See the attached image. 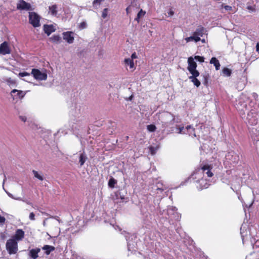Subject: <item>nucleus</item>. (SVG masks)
<instances>
[{
	"label": "nucleus",
	"mask_w": 259,
	"mask_h": 259,
	"mask_svg": "<svg viewBox=\"0 0 259 259\" xmlns=\"http://www.w3.org/2000/svg\"><path fill=\"white\" fill-rule=\"evenodd\" d=\"M244 95L240 96L235 105L237 110L244 121L250 125H256L259 123V113L254 109H250V105H247L248 101H244Z\"/></svg>",
	"instance_id": "nucleus-1"
},
{
	"label": "nucleus",
	"mask_w": 259,
	"mask_h": 259,
	"mask_svg": "<svg viewBox=\"0 0 259 259\" xmlns=\"http://www.w3.org/2000/svg\"><path fill=\"white\" fill-rule=\"evenodd\" d=\"M159 119L163 127H166L174 124L175 117L169 112H164L160 115Z\"/></svg>",
	"instance_id": "nucleus-2"
},
{
	"label": "nucleus",
	"mask_w": 259,
	"mask_h": 259,
	"mask_svg": "<svg viewBox=\"0 0 259 259\" xmlns=\"http://www.w3.org/2000/svg\"><path fill=\"white\" fill-rule=\"evenodd\" d=\"M31 74L35 79L38 80H46L48 77L46 69L40 70L38 69L33 68L31 70Z\"/></svg>",
	"instance_id": "nucleus-3"
},
{
	"label": "nucleus",
	"mask_w": 259,
	"mask_h": 259,
	"mask_svg": "<svg viewBox=\"0 0 259 259\" xmlns=\"http://www.w3.org/2000/svg\"><path fill=\"white\" fill-rule=\"evenodd\" d=\"M239 159V155L234 151H229L225 156V163L226 164H234L237 163Z\"/></svg>",
	"instance_id": "nucleus-4"
},
{
	"label": "nucleus",
	"mask_w": 259,
	"mask_h": 259,
	"mask_svg": "<svg viewBox=\"0 0 259 259\" xmlns=\"http://www.w3.org/2000/svg\"><path fill=\"white\" fill-rule=\"evenodd\" d=\"M6 248L10 254H15L18 250V245L14 239H9L6 243Z\"/></svg>",
	"instance_id": "nucleus-5"
},
{
	"label": "nucleus",
	"mask_w": 259,
	"mask_h": 259,
	"mask_svg": "<svg viewBox=\"0 0 259 259\" xmlns=\"http://www.w3.org/2000/svg\"><path fill=\"white\" fill-rule=\"evenodd\" d=\"M40 16L35 12L29 13V23L34 27H37L40 26Z\"/></svg>",
	"instance_id": "nucleus-6"
},
{
	"label": "nucleus",
	"mask_w": 259,
	"mask_h": 259,
	"mask_svg": "<svg viewBox=\"0 0 259 259\" xmlns=\"http://www.w3.org/2000/svg\"><path fill=\"white\" fill-rule=\"evenodd\" d=\"M188 66L187 69L191 74H198V70H196L197 64L192 57H189L188 59Z\"/></svg>",
	"instance_id": "nucleus-7"
},
{
	"label": "nucleus",
	"mask_w": 259,
	"mask_h": 259,
	"mask_svg": "<svg viewBox=\"0 0 259 259\" xmlns=\"http://www.w3.org/2000/svg\"><path fill=\"white\" fill-rule=\"evenodd\" d=\"M17 8L20 10L29 11L33 10L31 5L29 3L26 2L23 0H21L18 3L17 5Z\"/></svg>",
	"instance_id": "nucleus-8"
},
{
	"label": "nucleus",
	"mask_w": 259,
	"mask_h": 259,
	"mask_svg": "<svg viewBox=\"0 0 259 259\" xmlns=\"http://www.w3.org/2000/svg\"><path fill=\"white\" fill-rule=\"evenodd\" d=\"M63 37L68 44H72L74 40V33L72 31H67L63 33Z\"/></svg>",
	"instance_id": "nucleus-9"
},
{
	"label": "nucleus",
	"mask_w": 259,
	"mask_h": 259,
	"mask_svg": "<svg viewBox=\"0 0 259 259\" xmlns=\"http://www.w3.org/2000/svg\"><path fill=\"white\" fill-rule=\"evenodd\" d=\"M177 209L176 207L168 206L166 211L167 214L172 219H179V214L177 212Z\"/></svg>",
	"instance_id": "nucleus-10"
},
{
	"label": "nucleus",
	"mask_w": 259,
	"mask_h": 259,
	"mask_svg": "<svg viewBox=\"0 0 259 259\" xmlns=\"http://www.w3.org/2000/svg\"><path fill=\"white\" fill-rule=\"evenodd\" d=\"M0 53L3 55L9 54L11 53V50L7 42L4 41L1 44Z\"/></svg>",
	"instance_id": "nucleus-11"
},
{
	"label": "nucleus",
	"mask_w": 259,
	"mask_h": 259,
	"mask_svg": "<svg viewBox=\"0 0 259 259\" xmlns=\"http://www.w3.org/2000/svg\"><path fill=\"white\" fill-rule=\"evenodd\" d=\"M203 169L200 168L195 170V171L192 174L191 178L193 180H198L203 179L204 176L203 174Z\"/></svg>",
	"instance_id": "nucleus-12"
},
{
	"label": "nucleus",
	"mask_w": 259,
	"mask_h": 259,
	"mask_svg": "<svg viewBox=\"0 0 259 259\" xmlns=\"http://www.w3.org/2000/svg\"><path fill=\"white\" fill-rule=\"evenodd\" d=\"M195 182L199 185L197 186L199 190L207 188L209 185L206 179H204V178L201 180H196Z\"/></svg>",
	"instance_id": "nucleus-13"
},
{
	"label": "nucleus",
	"mask_w": 259,
	"mask_h": 259,
	"mask_svg": "<svg viewBox=\"0 0 259 259\" xmlns=\"http://www.w3.org/2000/svg\"><path fill=\"white\" fill-rule=\"evenodd\" d=\"M206 31L205 29L202 27L199 26L195 32H193V34L195 36H198L199 38L200 37H202L204 34H206Z\"/></svg>",
	"instance_id": "nucleus-14"
},
{
	"label": "nucleus",
	"mask_w": 259,
	"mask_h": 259,
	"mask_svg": "<svg viewBox=\"0 0 259 259\" xmlns=\"http://www.w3.org/2000/svg\"><path fill=\"white\" fill-rule=\"evenodd\" d=\"M201 169H203V174L204 176L205 174L209 178L213 176V173L211 171V167L208 165H204L200 168Z\"/></svg>",
	"instance_id": "nucleus-15"
},
{
	"label": "nucleus",
	"mask_w": 259,
	"mask_h": 259,
	"mask_svg": "<svg viewBox=\"0 0 259 259\" xmlns=\"http://www.w3.org/2000/svg\"><path fill=\"white\" fill-rule=\"evenodd\" d=\"M192 75L189 77V78L191 80V81L194 83V84L197 87H199L200 85V81L197 78L199 75V73L198 74H191Z\"/></svg>",
	"instance_id": "nucleus-16"
},
{
	"label": "nucleus",
	"mask_w": 259,
	"mask_h": 259,
	"mask_svg": "<svg viewBox=\"0 0 259 259\" xmlns=\"http://www.w3.org/2000/svg\"><path fill=\"white\" fill-rule=\"evenodd\" d=\"M40 251V249L38 248L32 249L29 250V255L32 259H36L38 257V253Z\"/></svg>",
	"instance_id": "nucleus-17"
},
{
	"label": "nucleus",
	"mask_w": 259,
	"mask_h": 259,
	"mask_svg": "<svg viewBox=\"0 0 259 259\" xmlns=\"http://www.w3.org/2000/svg\"><path fill=\"white\" fill-rule=\"evenodd\" d=\"M24 237V232L21 229H18L16 231L14 238L16 240H21Z\"/></svg>",
	"instance_id": "nucleus-18"
},
{
	"label": "nucleus",
	"mask_w": 259,
	"mask_h": 259,
	"mask_svg": "<svg viewBox=\"0 0 259 259\" xmlns=\"http://www.w3.org/2000/svg\"><path fill=\"white\" fill-rule=\"evenodd\" d=\"M11 95L14 97L17 96L19 98H22L25 96V93L21 91L14 89L11 92Z\"/></svg>",
	"instance_id": "nucleus-19"
},
{
	"label": "nucleus",
	"mask_w": 259,
	"mask_h": 259,
	"mask_svg": "<svg viewBox=\"0 0 259 259\" xmlns=\"http://www.w3.org/2000/svg\"><path fill=\"white\" fill-rule=\"evenodd\" d=\"M87 159V156L84 153V152H83L79 154V163L80 164V166H82L84 164Z\"/></svg>",
	"instance_id": "nucleus-20"
},
{
	"label": "nucleus",
	"mask_w": 259,
	"mask_h": 259,
	"mask_svg": "<svg viewBox=\"0 0 259 259\" xmlns=\"http://www.w3.org/2000/svg\"><path fill=\"white\" fill-rule=\"evenodd\" d=\"M251 138L254 141H259V133L256 129H252L250 132Z\"/></svg>",
	"instance_id": "nucleus-21"
},
{
	"label": "nucleus",
	"mask_w": 259,
	"mask_h": 259,
	"mask_svg": "<svg viewBox=\"0 0 259 259\" xmlns=\"http://www.w3.org/2000/svg\"><path fill=\"white\" fill-rule=\"evenodd\" d=\"M44 31L46 33L49 35L52 32L55 31L54 27L52 25H45L44 26Z\"/></svg>",
	"instance_id": "nucleus-22"
},
{
	"label": "nucleus",
	"mask_w": 259,
	"mask_h": 259,
	"mask_svg": "<svg viewBox=\"0 0 259 259\" xmlns=\"http://www.w3.org/2000/svg\"><path fill=\"white\" fill-rule=\"evenodd\" d=\"M185 40L186 42H189L190 41H195L196 42L200 41L201 40L200 38H199L198 36H195L193 33V35L190 37H186Z\"/></svg>",
	"instance_id": "nucleus-23"
},
{
	"label": "nucleus",
	"mask_w": 259,
	"mask_h": 259,
	"mask_svg": "<svg viewBox=\"0 0 259 259\" xmlns=\"http://www.w3.org/2000/svg\"><path fill=\"white\" fill-rule=\"evenodd\" d=\"M210 63L214 65L217 70L220 69L221 65L219 60L216 58L212 57L210 61Z\"/></svg>",
	"instance_id": "nucleus-24"
},
{
	"label": "nucleus",
	"mask_w": 259,
	"mask_h": 259,
	"mask_svg": "<svg viewBox=\"0 0 259 259\" xmlns=\"http://www.w3.org/2000/svg\"><path fill=\"white\" fill-rule=\"evenodd\" d=\"M155 187V190H156L158 192L157 193H161L165 189V187L163 185L161 182H158L156 183Z\"/></svg>",
	"instance_id": "nucleus-25"
},
{
	"label": "nucleus",
	"mask_w": 259,
	"mask_h": 259,
	"mask_svg": "<svg viewBox=\"0 0 259 259\" xmlns=\"http://www.w3.org/2000/svg\"><path fill=\"white\" fill-rule=\"evenodd\" d=\"M124 62L126 66H129L130 69L134 70V64L132 59L131 58H126L124 59Z\"/></svg>",
	"instance_id": "nucleus-26"
},
{
	"label": "nucleus",
	"mask_w": 259,
	"mask_h": 259,
	"mask_svg": "<svg viewBox=\"0 0 259 259\" xmlns=\"http://www.w3.org/2000/svg\"><path fill=\"white\" fill-rule=\"evenodd\" d=\"M32 172L34 175V178L36 179H37L39 181H43L44 180V177L42 172H38L35 170H33Z\"/></svg>",
	"instance_id": "nucleus-27"
},
{
	"label": "nucleus",
	"mask_w": 259,
	"mask_h": 259,
	"mask_svg": "<svg viewBox=\"0 0 259 259\" xmlns=\"http://www.w3.org/2000/svg\"><path fill=\"white\" fill-rule=\"evenodd\" d=\"M42 249L45 250V253L48 255L51 253V251H53L55 250V247L49 245H46L42 247Z\"/></svg>",
	"instance_id": "nucleus-28"
},
{
	"label": "nucleus",
	"mask_w": 259,
	"mask_h": 259,
	"mask_svg": "<svg viewBox=\"0 0 259 259\" xmlns=\"http://www.w3.org/2000/svg\"><path fill=\"white\" fill-rule=\"evenodd\" d=\"M61 37L58 35H54L50 37V40L55 44H59L61 41Z\"/></svg>",
	"instance_id": "nucleus-29"
},
{
	"label": "nucleus",
	"mask_w": 259,
	"mask_h": 259,
	"mask_svg": "<svg viewBox=\"0 0 259 259\" xmlns=\"http://www.w3.org/2000/svg\"><path fill=\"white\" fill-rule=\"evenodd\" d=\"M186 133L189 134V136L196 137L195 133H194V129L191 126V125H188L186 126Z\"/></svg>",
	"instance_id": "nucleus-30"
},
{
	"label": "nucleus",
	"mask_w": 259,
	"mask_h": 259,
	"mask_svg": "<svg viewBox=\"0 0 259 259\" xmlns=\"http://www.w3.org/2000/svg\"><path fill=\"white\" fill-rule=\"evenodd\" d=\"M50 12L53 16H56L57 15V6L54 5L49 7Z\"/></svg>",
	"instance_id": "nucleus-31"
},
{
	"label": "nucleus",
	"mask_w": 259,
	"mask_h": 259,
	"mask_svg": "<svg viewBox=\"0 0 259 259\" xmlns=\"http://www.w3.org/2000/svg\"><path fill=\"white\" fill-rule=\"evenodd\" d=\"M245 227L243 226V225L241 227L240 230H241V234L242 239L243 243H244V242L245 240H246L248 238V236L246 234H244L243 230L245 229Z\"/></svg>",
	"instance_id": "nucleus-32"
},
{
	"label": "nucleus",
	"mask_w": 259,
	"mask_h": 259,
	"mask_svg": "<svg viewBox=\"0 0 259 259\" xmlns=\"http://www.w3.org/2000/svg\"><path fill=\"white\" fill-rule=\"evenodd\" d=\"M223 75L225 76H229L231 74V70L227 68H224L222 70Z\"/></svg>",
	"instance_id": "nucleus-33"
},
{
	"label": "nucleus",
	"mask_w": 259,
	"mask_h": 259,
	"mask_svg": "<svg viewBox=\"0 0 259 259\" xmlns=\"http://www.w3.org/2000/svg\"><path fill=\"white\" fill-rule=\"evenodd\" d=\"M145 14V12L143 11L142 10H141L139 13H138L137 17L135 19V20L137 21L138 22H139V19L142 17H143Z\"/></svg>",
	"instance_id": "nucleus-34"
},
{
	"label": "nucleus",
	"mask_w": 259,
	"mask_h": 259,
	"mask_svg": "<svg viewBox=\"0 0 259 259\" xmlns=\"http://www.w3.org/2000/svg\"><path fill=\"white\" fill-rule=\"evenodd\" d=\"M18 76L19 77H30V74L27 72H20L18 74Z\"/></svg>",
	"instance_id": "nucleus-35"
},
{
	"label": "nucleus",
	"mask_w": 259,
	"mask_h": 259,
	"mask_svg": "<svg viewBox=\"0 0 259 259\" xmlns=\"http://www.w3.org/2000/svg\"><path fill=\"white\" fill-rule=\"evenodd\" d=\"M158 149V146H156V147L150 146L149 147V150H150V153H151L152 155L155 154Z\"/></svg>",
	"instance_id": "nucleus-36"
},
{
	"label": "nucleus",
	"mask_w": 259,
	"mask_h": 259,
	"mask_svg": "<svg viewBox=\"0 0 259 259\" xmlns=\"http://www.w3.org/2000/svg\"><path fill=\"white\" fill-rule=\"evenodd\" d=\"M147 128L148 131L150 132H153L156 130V126L153 124L148 125L147 126Z\"/></svg>",
	"instance_id": "nucleus-37"
},
{
	"label": "nucleus",
	"mask_w": 259,
	"mask_h": 259,
	"mask_svg": "<svg viewBox=\"0 0 259 259\" xmlns=\"http://www.w3.org/2000/svg\"><path fill=\"white\" fill-rule=\"evenodd\" d=\"M194 59H195L196 61L202 63L204 61V58L203 57L199 56H195L194 58H193Z\"/></svg>",
	"instance_id": "nucleus-38"
},
{
	"label": "nucleus",
	"mask_w": 259,
	"mask_h": 259,
	"mask_svg": "<svg viewBox=\"0 0 259 259\" xmlns=\"http://www.w3.org/2000/svg\"><path fill=\"white\" fill-rule=\"evenodd\" d=\"M178 133L179 134H186L187 133H186V128H184V127L182 126V127H180L178 128Z\"/></svg>",
	"instance_id": "nucleus-39"
},
{
	"label": "nucleus",
	"mask_w": 259,
	"mask_h": 259,
	"mask_svg": "<svg viewBox=\"0 0 259 259\" xmlns=\"http://www.w3.org/2000/svg\"><path fill=\"white\" fill-rule=\"evenodd\" d=\"M115 184V181L114 179H111L109 181L108 185L109 187L113 188L114 187V184Z\"/></svg>",
	"instance_id": "nucleus-40"
},
{
	"label": "nucleus",
	"mask_w": 259,
	"mask_h": 259,
	"mask_svg": "<svg viewBox=\"0 0 259 259\" xmlns=\"http://www.w3.org/2000/svg\"><path fill=\"white\" fill-rule=\"evenodd\" d=\"M107 13H108V9L105 8L103 10L102 14V17L105 19L106 18L107 16Z\"/></svg>",
	"instance_id": "nucleus-41"
},
{
	"label": "nucleus",
	"mask_w": 259,
	"mask_h": 259,
	"mask_svg": "<svg viewBox=\"0 0 259 259\" xmlns=\"http://www.w3.org/2000/svg\"><path fill=\"white\" fill-rule=\"evenodd\" d=\"M6 191V192L7 193V194H8V195L10 197H11V198H13V199H16V200H21V198L20 197H18V198H14V197L13 196V195L12 194H11L10 193H9V192H7V191Z\"/></svg>",
	"instance_id": "nucleus-42"
},
{
	"label": "nucleus",
	"mask_w": 259,
	"mask_h": 259,
	"mask_svg": "<svg viewBox=\"0 0 259 259\" xmlns=\"http://www.w3.org/2000/svg\"><path fill=\"white\" fill-rule=\"evenodd\" d=\"M222 6L224 8V9L227 11H230L232 10V7L230 6L226 5V6H223V5H222Z\"/></svg>",
	"instance_id": "nucleus-43"
},
{
	"label": "nucleus",
	"mask_w": 259,
	"mask_h": 259,
	"mask_svg": "<svg viewBox=\"0 0 259 259\" xmlns=\"http://www.w3.org/2000/svg\"><path fill=\"white\" fill-rule=\"evenodd\" d=\"M103 1V0H94L93 2V4L94 6H95L96 5H100Z\"/></svg>",
	"instance_id": "nucleus-44"
},
{
	"label": "nucleus",
	"mask_w": 259,
	"mask_h": 259,
	"mask_svg": "<svg viewBox=\"0 0 259 259\" xmlns=\"http://www.w3.org/2000/svg\"><path fill=\"white\" fill-rule=\"evenodd\" d=\"M6 81L9 84H12L15 83V81L14 80L12 79L11 78H9L6 80Z\"/></svg>",
	"instance_id": "nucleus-45"
},
{
	"label": "nucleus",
	"mask_w": 259,
	"mask_h": 259,
	"mask_svg": "<svg viewBox=\"0 0 259 259\" xmlns=\"http://www.w3.org/2000/svg\"><path fill=\"white\" fill-rule=\"evenodd\" d=\"M29 219L34 221L35 220V215L33 212H31L29 216Z\"/></svg>",
	"instance_id": "nucleus-46"
},
{
	"label": "nucleus",
	"mask_w": 259,
	"mask_h": 259,
	"mask_svg": "<svg viewBox=\"0 0 259 259\" xmlns=\"http://www.w3.org/2000/svg\"><path fill=\"white\" fill-rule=\"evenodd\" d=\"M19 118L23 122H25L27 119L26 117L25 116H20Z\"/></svg>",
	"instance_id": "nucleus-47"
},
{
	"label": "nucleus",
	"mask_w": 259,
	"mask_h": 259,
	"mask_svg": "<svg viewBox=\"0 0 259 259\" xmlns=\"http://www.w3.org/2000/svg\"><path fill=\"white\" fill-rule=\"evenodd\" d=\"M6 221L5 218L4 217H2L0 215V223H4Z\"/></svg>",
	"instance_id": "nucleus-48"
},
{
	"label": "nucleus",
	"mask_w": 259,
	"mask_h": 259,
	"mask_svg": "<svg viewBox=\"0 0 259 259\" xmlns=\"http://www.w3.org/2000/svg\"><path fill=\"white\" fill-rule=\"evenodd\" d=\"M80 27L82 29L85 28L86 27V23L84 22L81 23L80 25Z\"/></svg>",
	"instance_id": "nucleus-49"
},
{
	"label": "nucleus",
	"mask_w": 259,
	"mask_h": 259,
	"mask_svg": "<svg viewBox=\"0 0 259 259\" xmlns=\"http://www.w3.org/2000/svg\"><path fill=\"white\" fill-rule=\"evenodd\" d=\"M174 14V12L172 10L170 9L169 11L168 12V15L169 16H172Z\"/></svg>",
	"instance_id": "nucleus-50"
},
{
	"label": "nucleus",
	"mask_w": 259,
	"mask_h": 259,
	"mask_svg": "<svg viewBox=\"0 0 259 259\" xmlns=\"http://www.w3.org/2000/svg\"><path fill=\"white\" fill-rule=\"evenodd\" d=\"M137 55H136V54L135 53L132 54V56H131V59H132V60H133L134 59H136L137 58Z\"/></svg>",
	"instance_id": "nucleus-51"
},
{
	"label": "nucleus",
	"mask_w": 259,
	"mask_h": 259,
	"mask_svg": "<svg viewBox=\"0 0 259 259\" xmlns=\"http://www.w3.org/2000/svg\"><path fill=\"white\" fill-rule=\"evenodd\" d=\"M111 225L112 224H110ZM113 227L115 228V230H117V229L119 230V231H121V229L118 226H114V225H112Z\"/></svg>",
	"instance_id": "nucleus-52"
},
{
	"label": "nucleus",
	"mask_w": 259,
	"mask_h": 259,
	"mask_svg": "<svg viewBox=\"0 0 259 259\" xmlns=\"http://www.w3.org/2000/svg\"><path fill=\"white\" fill-rule=\"evenodd\" d=\"M127 247L128 250H131L133 248V247L131 246V244L129 242H127Z\"/></svg>",
	"instance_id": "nucleus-53"
},
{
	"label": "nucleus",
	"mask_w": 259,
	"mask_h": 259,
	"mask_svg": "<svg viewBox=\"0 0 259 259\" xmlns=\"http://www.w3.org/2000/svg\"><path fill=\"white\" fill-rule=\"evenodd\" d=\"M256 51L259 54V42H257L256 45Z\"/></svg>",
	"instance_id": "nucleus-54"
},
{
	"label": "nucleus",
	"mask_w": 259,
	"mask_h": 259,
	"mask_svg": "<svg viewBox=\"0 0 259 259\" xmlns=\"http://www.w3.org/2000/svg\"><path fill=\"white\" fill-rule=\"evenodd\" d=\"M30 78H31V77H26V78H24L23 80L26 81H27V82H30Z\"/></svg>",
	"instance_id": "nucleus-55"
},
{
	"label": "nucleus",
	"mask_w": 259,
	"mask_h": 259,
	"mask_svg": "<svg viewBox=\"0 0 259 259\" xmlns=\"http://www.w3.org/2000/svg\"><path fill=\"white\" fill-rule=\"evenodd\" d=\"M252 96L255 100L256 99L258 96L255 93H252Z\"/></svg>",
	"instance_id": "nucleus-56"
},
{
	"label": "nucleus",
	"mask_w": 259,
	"mask_h": 259,
	"mask_svg": "<svg viewBox=\"0 0 259 259\" xmlns=\"http://www.w3.org/2000/svg\"><path fill=\"white\" fill-rule=\"evenodd\" d=\"M131 9V6H129L126 9V13L128 14L129 12H130V10Z\"/></svg>",
	"instance_id": "nucleus-57"
},
{
	"label": "nucleus",
	"mask_w": 259,
	"mask_h": 259,
	"mask_svg": "<svg viewBox=\"0 0 259 259\" xmlns=\"http://www.w3.org/2000/svg\"><path fill=\"white\" fill-rule=\"evenodd\" d=\"M247 9L248 10H251V11H253L254 9L252 8V7L251 6H248L247 7Z\"/></svg>",
	"instance_id": "nucleus-58"
},
{
	"label": "nucleus",
	"mask_w": 259,
	"mask_h": 259,
	"mask_svg": "<svg viewBox=\"0 0 259 259\" xmlns=\"http://www.w3.org/2000/svg\"><path fill=\"white\" fill-rule=\"evenodd\" d=\"M254 236L253 234L252 233V232L250 231V233H249V236H251V237H253Z\"/></svg>",
	"instance_id": "nucleus-59"
},
{
	"label": "nucleus",
	"mask_w": 259,
	"mask_h": 259,
	"mask_svg": "<svg viewBox=\"0 0 259 259\" xmlns=\"http://www.w3.org/2000/svg\"><path fill=\"white\" fill-rule=\"evenodd\" d=\"M24 202H25L26 203H27L28 204H30V205H32V203H30V202L29 201H25V200H23Z\"/></svg>",
	"instance_id": "nucleus-60"
},
{
	"label": "nucleus",
	"mask_w": 259,
	"mask_h": 259,
	"mask_svg": "<svg viewBox=\"0 0 259 259\" xmlns=\"http://www.w3.org/2000/svg\"><path fill=\"white\" fill-rule=\"evenodd\" d=\"M203 43H204L205 42V40L204 39H202L200 40Z\"/></svg>",
	"instance_id": "nucleus-61"
},
{
	"label": "nucleus",
	"mask_w": 259,
	"mask_h": 259,
	"mask_svg": "<svg viewBox=\"0 0 259 259\" xmlns=\"http://www.w3.org/2000/svg\"><path fill=\"white\" fill-rule=\"evenodd\" d=\"M54 218H55L57 221H59V220H58V217H53Z\"/></svg>",
	"instance_id": "nucleus-62"
},
{
	"label": "nucleus",
	"mask_w": 259,
	"mask_h": 259,
	"mask_svg": "<svg viewBox=\"0 0 259 259\" xmlns=\"http://www.w3.org/2000/svg\"><path fill=\"white\" fill-rule=\"evenodd\" d=\"M5 181V179L4 180L3 184H4Z\"/></svg>",
	"instance_id": "nucleus-63"
}]
</instances>
